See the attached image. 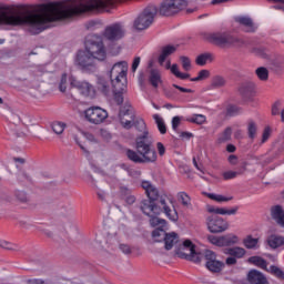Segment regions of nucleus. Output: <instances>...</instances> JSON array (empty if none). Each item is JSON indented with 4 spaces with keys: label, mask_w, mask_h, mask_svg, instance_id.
<instances>
[{
    "label": "nucleus",
    "mask_w": 284,
    "mask_h": 284,
    "mask_svg": "<svg viewBox=\"0 0 284 284\" xmlns=\"http://www.w3.org/2000/svg\"><path fill=\"white\" fill-rule=\"evenodd\" d=\"M135 128H138L140 132L144 131L135 138L134 148L136 151L132 149L126 150L129 161H132L133 163H156L159 156L156 155V150L153 146L150 131L145 128V121H136Z\"/></svg>",
    "instance_id": "1"
},
{
    "label": "nucleus",
    "mask_w": 284,
    "mask_h": 284,
    "mask_svg": "<svg viewBox=\"0 0 284 284\" xmlns=\"http://www.w3.org/2000/svg\"><path fill=\"white\" fill-rule=\"evenodd\" d=\"M0 23L4 26H26L30 34H38V13L21 16L10 8L0 7Z\"/></svg>",
    "instance_id": "2"
},
{
    "label": "nucleus",
    "mask_w": 284,
    "mask_h": 284,
    "mask_svg": "<svg viewBox=\"0 0 284 284\" xmlns=\"http://www.w3.org/2000/svg\"><path fill=\"white\" fill-rule=\"evenodd\" d=\"M85 51L91 54L97 61H105L108 52L103 43V37L99 34H91L85 41Z\"/></svg>",
    "instance_id": "3"
},
{
    "label": "nucleus",
    "mask_w": 284,
    "mask_h": 284,
    "mask_svg": "<svg viewBox=\"0 0 284 284\" xmlns=\"http://www.w3.org/2000/svg\"><path fill=\"white\" fill-rule=\"evenodd\" d=\"M206 40L213 45H219L220 48H225V45H233L234 48H243L245 41L243 39L236 38L226 32H214L207 33Z\"/></svg>",
    "instance_id": "4"
},
{
    "label": "nucleus",
    "mask_w": 284,
    "mask_h": 284,
    "mask_svg": "<svg viewBox=\"0 0 284 284\" xmlns=\"http://www.w3.org/2000/svg\"><path fill=\"white\" fill-rule=\"evenodd\" d=\"M159 10L156 7H146L142 13L134 20L133 28L135 30H148L151 23H154V17H156Z\"/></svg>",
    "instance_id": "5"
},
{
    "label": "nucleus",
    "mask_w": 284,
    "mask_h": 284,
    "mask_svg": "<svg viewBox=\"0 0 284 284\" xmlns=\"http://www.w3.org/2000/svg\"><path fill=\"white\" fill-rule=\"evenodd\" d=\"M185 6H187L185 0H164L159 8V14L161 17H172L181 12Z\"/></svg>",
    "instance_id": "6"
},
{
    "label": "nucleus",
    "mask_w": 284,
    "mask_h": 284,
    "mask_svg": "<svg viewBox=\"0 0 284 284\" xmlns=\"http://www.w3.org/2000/svg\"><path fill=\"white\" fill-rule=\"evenodd\" d=\"M110 80L111 83H124L128 84V62L120 61L113 64L110 70Z\"/></svg>",
    "instance_id": "7"
},
{
    "label": "nucleus",
    "mask_w": 284,
    "mask_h": 284,
    "mask_svg": "<svg viewBox=\"0 0 284 284\" xmlns=\"http://www.w3.org/2000/svg\"><path fill=\"white\" fill-rule=\"evenodd\" d=\"M84 118L93 125H101L108 119V111L100 106H91L84 111Z\"/></svg>",
    "instance_id": "8"
},
{
    "label": "nucleus",
    "mask_w": 284,
    "mask_h": 284,
    "mask_svg": "<svg viewBox=\"0 0 284 284\" xmlns=\"http://www.w3.org/2000/svg\"><path fill=\"white\" fill-rule=\"evenodd\" d=\"M206 225L211 234H221L230 227V223L216 214L206 217Z\"/></svg>",
    "instance_id": "9"
},
{
    "label": "nucleus",
    "mask_w": 284,
    "mask_h": 284,
    "mask_svg": "<svg viewBox=\"0 0 284 284\" xmlns=\"http://www.w3.org/2000/svg\"><path fill=\"white\" fill-rule=\"evenodd\" d=\"M75 65H79L84 72H94L97 64H94V58L88 53L87 50L78 51L75 57Z\"/></svg>",
    "instance_id": "10"
},
{
    "label": "nucleus",
    "mask_w": 284,
    "mask_h": 284,
    "mask_svg": "<svg viewBox=\"0 0 284 284\" xmlns=\"http://www.w3.org/2000/svg\"><path fill=\"white\" fill-rule=\"evenodd\" d=\"M103 37L108 41H121L125 37V27L120 22L110 24L104 29Z\"/></svg>",
    "instance_id": "11"
},
{
    "label": "nucleus",
    "mask_w": 284,
    "mask_h": 284,
    "mask_svg": "<svg viewBox=\"0 0 284 284\" xmlns=\"http://www.w3.org/2000/svg\"><path fill=\"white\" fill-rule=\"evenodd\" d=\"M204 258L206 261L205 267L209 272L212 274H221V272H223L225 263L216 260V253H214V251H205Z\"/></svg>",
    "instance_id": "12"
},
{
    "label": "nucleus",
    "mask_w": 284,
    "mask_h": 284,
    "mask_svg": "<svg viewBox=\"0 0 284 284\" xmlns=\"http://www.w3.org/2000/svg\"><path fill=\"white\" fill-rule=\"evenodd\" d=\"M118 116L124 130H131L132 125H134V113L132 112V105L124 104L121 106Z\"/></svg>",
    "instance_id": "13"
},
{
    "label": "nucleus",
    "mask_w": 284,
    "mask_h": 284,
    "mask_svg": "<svg viewBox=\"0 0 284 284\" xmlns=\"http://www.w3.org/2000/svg\"><path fill=\"white\" fill-rule=\"evenodd\" d=\"M140 210L143 212L146 216H152L154 214L155 216H159L163 210H161V206H158L156 202L152 200H142L140 202Z\"/></svg>",
    "instance_id": "14"
},
{
    "label": "nucleus",
    "mask_w": 284,
    "mask_h": 284,
    "mask_svg": "<svg viewBox=\"0 0 284 284\" xmlns=\"http://www.w3.org/2000/svg\"><path fill=\"white\" fill-rule=\"evenodd\" d=\"M113 101L116 105H123V94L128 93V84L125 83H113Z\"/></svg>",
    "instance_id": "15"
},
{
    "label": "nucleus",
    "mask_w": 284,
    "mask_h": 284,
    "mask_svg": "<svg viewBox=\"0 0 284 284\" xmlns=\"http://www.w3.org/2000/svg\"><path fill=\"white\" fill-rule=\"evenodd\" d=\"M239 93L244 101H252L256 91L254 90V84L252 82H245L239 87Z\"/></svg>",
    "instance_id": "16"
},
{
    "label": "nucleus",
    "mask_w": 284,
    "mask_h": 284,
    "mask_svg": "<svg viewBox=\"0 0 284 284\" xmlns=\"http://www.w3.org/2000/svg\"><path fill=\"white\" fill-rule=\"evenodd\" d=\"M235 22L241 26L243 32H256V24L254 23V20L250 17L240 16L235 18Z\"/></svg>",
    "instance_id": "17"
},
{
    "label": "nucleus",
    "mask_w": 284,
    "mask_h": 284,
    "mask_svg": "<svg viewBox=\"0 0 284 284\" xmlns=\"http://www.w3.org/2000/svg\"><path fill=\"white\" fill-rule=\"evenodd\" d=\"M175 254L176 256H179V258H184V261H191V263L199 264L203 260V254L197 253L196 248L193 250V253H186L181 250H175Z\"/></svg>",
    "instance_id": "18"
},
{
    "label": "nucleus",
    "mask_w": 284,
    "mask_h": 284,
    "mask_svg": "<svg viewBox=\"0 0 284 284\" xmlns=\"http://www.w3.org/2000/svg\"><path fill=\"white\" fill-rule=\"evenodd\" d=\"M142 187L145 191V194L150 201H153L156 203L159 201V197L161 196L159 194V189L156 186L152 185L150 181H143L142 182Z\"/></svg>",
    "instance_id": "19"
},
{
    "label": "nucleus",
    "mask_w": 284,
    "mask_h": 284,
    "mask_svg": "<svg viewBox=\"0 0 284 284\" xmlns=\"http://www.w3.org/2000/svg\"><path fill=\"white\" fill-rule=\"evenodd\" d=\"M71 88H78L83 97H92L94 94V87L89 82H77L73 80L71 81Z\"/></svg>",
    "instance_id": "20"
},
{
    "label": "nucleus",
    "mask_w": 284,
    "mask_h": 284,
    "mask_svg": "<svg viewBox=\"0 0 284 284\" xmlns=\"http://www.w3.org/2000/svg\"><path fill=\"white\" fill-rule=\"evenodd\" d=\"M247 281L250 284H268L265 275L256 270H252L248 272Z\"/></svg>",
    "instance_id": "21"
},
{
    "label": "nucleus",
    "mask_w": 284,
    "mask_h": 284,
    "mask_svg": "<svg viewBox=\"0 0 284 284\" xmlns=\"http://www.w3.org/2000/svg\"><path fill=\"white\" fill-rule=\"evenodd\" d=\"M271 216L278 225L284 227V210L281 205H275L271 207Z\"/></svg>",
    "instance_id": "22"
},
{
    "label": "nucleus",
    "mask_w": 284,
    "mask_h": 284,
    "mask_svg": "<svg viewBox=\"0 0 284 284\" xmlns=\"http://www.w3.org/2000/svg\"><path fill=\"white\" fill-rule=\"evenodd\" d=\"M160 203L162 205V210L165 214V216H168V219L170 221H172L173 223H176V221H179V213L175 211V209H171L166 203L164 199L160 200Z\"/></svg>",
    "instance_id": "23"
},
{
    "label": "nucleus",
    "mask_w": 284,
    "mask_h": 284,
    "mask_svg": "<svg viewBox=\"0 0 284 284\" xmlns=\"http://www.w3.org/2000/svg\"><path fill=\"white\" fill-rule=\"evenodd\" d=\"M207 212H210V214H221V215L227 214L229 216H232L239 212V206H235L230 210L223 209V207H216V206H207Z\"/></svg>",
    "instance_id": "24"
},
{
    "label": "nucleus",
    "mask_w": 284,
    "mask_h": 284,
    "mask_svg": "<svg viewBox=\"0 0 284 284\" xmlns=\"http://www.w3.org/2000/svg\"><path fill=\"white\" fill-rule=\"evenodd\" d=\"M239 243V236L234 234L222 235L220 240V247H232Z\"/></svg>",
    "instance_id": "25"
},
{
    "label": "nucleus",
    "mask_w": 284,
    "mask_h": 284,
    "mask_svg": "<svg viewBox=\"0 0 284 284\" xmlns=\"http://www.w3.org/2000/svg\"><path fill=\"white\" fill-rule=\"evenodd\" d=\"M176 243H179V234H176L175 232L166 233V235L164 236L165 250H172L174 245H176Z\"/></svg>",
    "instance_id": "26"
},
{
    "label": "nucleus",
    "mask_w": 284,
    "mask_h": 284,
    "mask_svg": "<svg viewBox=\"0 0 284 284\" xmlns=\"http://www.w3.org/2000/svg\"><path fill=\"white\" fill-rule=\"evenodd\" d=\"M224 254L229 256H233L234 258H243L245 256L246 251L241 246L227 247L224 250Z\"/></svg>",
    "instance_id": "27"
},
{
    "label": "nucleus",
    "mask_w": 284,
    "mask_h": 284,
    "mask_svg": "<svg viewBox=\"0 0 284 284\" xmlns=\"http://www.w3.org/2000/svg\"><path fill=\"white\" fill-rule=\"evenodd\" d=\"M227 80L222 75H215L211 79L210 90H220V88H225Z\"/></svg>",
    "instance_id": "28"
},
{
    "label": "nucleus",
    "mask_w": 284,
    "mask_h": 284,
    "mask_svg": "<svg viewBox=\"0 0 284 284\" xmlns=\"http://www.w3.org/2000/svg\"><path fill=\"white\" fill-rule=\"evenodd\" d=\"M149 83L152 88H159V83H161V71L158 69H151L149 72Z\"/></svg>",
    "instance_id": "29"
},
{
    "label": "nucleus",
    "mask_w": 284,
    "mask_h": 284,
    "mask_svg": "<svg viewBox=\"0 0 284 284\" xmlns=\"http://www.w3.org/2000/svg\"><path fill=\"white\" fill-rule=\"evenodd\" d=\"M267 245L272 250H277V247H282L284 245V236L281 235H271L267 239Z\"/></svg>",
    "instance_id": "30"
},
{
    "label": "nucleus",
    "mask_w": 284,
    "mask_h": 284,
    "mask_svg": "<svg viewBox=\"0 0 284 284\" xmlns=\"http://www.w3.org/2000/svg\"><path fill=\"white\" fill-rule=\"evenodd\" d=\"M174 52H176V47L174 45H166L162 49V53L160 54L158 61L160 63V65H163V63H165V59H168V57H170V54H174Z\"/></svg>",
    "instance_id": "31"
},
{
    "label": "nucleus",
    "mask_w": 284,
    "mask_h": 284,
    "mask_svg": "<svg viewBox=\"0 0 284 284\" xmlns=\"http://www.w3.org/2000/svg\"><path fill=\"white\" fill-rule=\"evenodd\" d=\"M248 263H251V265H255L256 267H261V270H265V272H267V261H265V258L261 257V256H251L248 257Z\"/></svg>",
    "instance_id": "32"
},
{
    "label": "nucleus",
    "mask_w": 284,
    "mask_h": 284,
    "mask_svg": "<svg viewBox=\"0 0 284 284\" xmlns=\"http://www.w3.org/2000/svg\"><path fill=\"white\" fill-rule=\"evenodd\" d=\"M246 170H247V164H244L239 171H226L223 173V179L224 181L236 179V176H241L242 174H245Z\"/></svg>",
    "instance_id": "33"
},
{
    "label": "nucleus",
    "mask_w": 284,
    "mask_h": 284,
    "mask_svg": "<svg viewBox=\"0 0 284 284\" xmlns=\"http://www.w3.org/2000/svg\"><path fill=\"white\" fill-rule=\"evenodd\" d=\"M97 85L98 90L100 92H103L105 97H108V94L110 93V82H108L103 77H98Z\"/></svg>",
    "instance_id": "34"
},
{
    "label": "nucleus",
    "mask_w": 284,
    "mask_h": 284,
    "mask_svg": "<svg viewBox=\"0 0 284 284\" xmlns=\"http://www.w3.org/2000/svg\"><path fill=\"white\" fill-rule=\"evenodd\" d=\"M207 61H210V63H212V61H214V54L202 53V54L197 55L195 63H196V65H206Z\"/></svg>",
    "instance_id": "35"
},
{
    "label": "nucleus",
    "mask_w": 284,
    "mask_h": 284,
    "mask_svg": "<svg viewBox=\"0 0 284 284\" xmlns=\"http://www.w3.org/2000/svg\"><path fill=\"white\" fill-rule=\"evenodd\" d=\"M153 120L156 123L160 134H168V126L165 125V120H163L159 114H153Z\"/></svg>",
    "instance_id": "36"
},
{
    "label": "nucleus",
    "mask_w": 284,
    "mask_h": 284,
    "mask_svg": "<svg viewBox=\"0 0 284 284\" xmlns=\"http://www.w3.org/2000/svg\"><path fill=\"white\" fill-rule=\"evenodd\" d=\"M207 199H211V201H216L217 203H227V201H232L231 197H225L223 195L214 194V193H204Z\"/></svg>",
    "instance_id": "37"
},
{
    "label": "nucleus",
    "mask_w": 284,
    "mask_h": 284,
    "mask_svg": "<svg viewBox=\"0 0 284 284\" xmlns=\"http://www.w3.org/2000/svg\"><path fill=\"white\" fill-rule=\"evenodd\" d=\"M266 272H270V274H272L273 276H276V278L284 281V272H283V270H281V267H278L276 265H271Z\"/></svg>",
    "instance_id": "38"
},
{
    "label": "nucleus",
    "mask_w": 284,
    "mask_h": 284,
    "mask_svg": "<svg viewBox=\"0 0 284 284\" xmlns=\"http://www.w3.org/2000/svg\"><path fill=\"white\" fill-rule=\"evenodd\" d=\"M232 140V128L227 126L224 132L219 136V143H226V141Z\"/></svg>",
    "instance_id": "39"
},
{
    "label": "nucleus",
    "mask_w": 284,
    "mask_h": 284,
    "mask_svg": "<svg viewBox=\"0 0 284 284\" xmlns=\"http://www.w3.org/2000/svg\"><path fill=\"white\" fill-rule=\"evenodd\" d=\"M166 235L168 233L162 229H156L152 232V236L155 239V243H161L164 241Z\"/></svg>",
    "instance_id": "40"
},
{
    "label": "nucleus",
    "mask_w": 284,
    "mask_h": 284,
    "mask_svg": "<svg viewBox=\"0 0 284 284\" xmlns=\"http://www.w3.org/2000/svg\"><path fill=\"white\" fill-rule=\"evenodd\" d=\"M244 246L246 247V250H254V247H256V245H258V239H254L251 235H248L244 241Z\"/></svg>",
    "instance_id": "41"
},
{
    "label": "nucleus",
    "mask_w": 284,
    "mask_h": 284,
    "mask_svg": "<svg viewBox=\"0 0 284 284\" xmlns=\"http://www.w3.org/2000/svg\"><path fill=\"white\" fill-rule=\"evenodd\" d=\"M150 216V225L152 227H158V225H161V227H165V220L164 219H159L158 215H149Z\"/></svg>",
    "instance_id": "42"
},
{
    "label": "nucleus",
    "mask_w": 284,
    "mask_h": 284,
    "mask_svg": "<svg viewBox=\"0 0 284 284\" xmlns=\"http://www.w3.org/2000/svg\"><path fill=\"white\" fill-rule=\"evenodd\" d=\"M178 250H181L182 252H191V254H193L194 250H196V246L194 245V243H192V241L185 240L182 244V247Z\"/></svg>",
    "instance_id": "43"
},
{
    "label": "nucleus",
    "mask_w": 284,
    "mask_h": 284,
    "mask_svg": "<svg viewBox=\"0 0 284 284\" xmlns=\"http://www.w3.org/2000/svg\"><path fill=\"white\" fill-rule=\"evenodd\" d=\"M14 197L17 199V201H19V203L30 202V197H28V193H26L24 191H14Z\"/></svg>",
    "instance_id": "44"
},
{
    "label": "nucleus",
    "mask_w": 284,
    "mask_h": 284,
    "mask_svg": "<svg viewBox=\"0 0 284 284\" xmlns=\"http://www.w3.org/2000/svg\"><path fill=\"white\" fill-rule=\"evenodd\" d=\"M59 212L61 214V216H72V214H74V210L70 207L69 204H62L59 207Z\"/></svg>",
    "instance_id": "45"
},
{
    "label": "nucleus",
    "mask_w": 284,
    "mask_h": 284,
    "mask_svg": "<svg viewBox=\"0 0 284 284\" xmlns=\"http://www.w3.org/2000/svg\"><path fill=\"white\" fill-rule=\"evenodd\" d=\"M258 128L256 126V122L250 121L247 124V134L251 139H256V132Z\"/></svg>",
    "instance_id": "46"
},
{
    "label": "nucleus",
    "mask_w": 284,
    "mask_h": 284,
    "mask_svg": "<svg viewBox=\"0 0 284 284\" xmlns=\"http://www.w3.org/2000/svg\"><path fill=\"white\" fill-rule=\"evenodd\" d=\"M255 72L261 81H267L270 72L265 67L257 68Z\"/></svg>",
    "instance_id": "47"
},
{
    "label": "nucleus",
    "mask_w": 284,
    "mask_h": 284,
    "mask_svg": "<svg viewBox=\"0 0 284 284\" xmlns=\"http://www.w3.org/2000/svg\"><path fill=\"white\" fill-rule=\"evenodd\" d=\"M52 131L55 134H63L64 130H65V123L63 122H53L51 124Z\"/></svg>",
    "instance_id": "48"
},
{
    "label": "nucleus",
    "mask_w": 284,
    "mask_h": 284,
    "mask_svg": "<svg viewBox=\"0 0 284 284\" xmlns=\"http://www.w3.org/2000/svg\"><path fill=\"white\" fill-rule=\"evenodd\" d=\"M178 199L179 201H181L182 205H184V207H189L190 205V195H187V193L185 192H180L178 193Z\"/></svg>",
    "instance_id": "49"
},
{
    "label": "nucleus",
    "mask_w": 284,
    "mask_h": 284,
    "mask_svg": "<svg viewBox=\"0 0 284 284\" xmlns=\"http://www.w3.org/2000/svg\"><path fill=\"white\" fill-rule=\"evenodd\" d=\"M191 123H196L197 125H203L205 123L206 119L203 114H194L191 119H189Z\"/></svg>",
    "instance_id": "50"
},
{
    "label": "nucleus",
    "mask_w": 284,
    "mask_h": 284,
    "mask_svg": "<svg viewBox=\"0 0 284 284\" xmlns=\"http://www.w3.org/2000/svg\"><path fill=\"white\" fill-rule=\"evenodd\" d=\"M210 78V71L209 70H201L197 74V77L192 78L191 81L196 82V81H203L204 79Z\"/></svg>",
    "instance_id": "51"
},
{
    "label": "nucleus",
    "mask_w": 284,
    "mask_h": 284,
    "mask_svg": "<svg viewBox=\"0 0 284 284\" xmlns=\"http://www.w3.org/2000/svg\"><path fill=\"white\" fill-rule=\"evenodd\" d=\"M180 60L182 61L183 70H185L186 72H190V70H192V61H190V58L182 55L180 57Z\"/></svg>",
    "instance_id": "52"
},
{
    "label": "nucleus",
    "mask_w": 284,
    "mask_h": 284,
    "mask_svg": "<svg viewBox=\"0 0 284 284\" xmlns=\"http://www.w3.org/2000/svg\"><path fill=\"white\" fill-rule=\"evenodd\" d=\"M239 112H241V108H239L236 105H229L226 108V116H236V114H239Z\"/></svg>",
    "instance_id": "53"
},
{
    "label": "nucleus",
    "mask_w": 284,
    "mask_h": 284,
    "mask_svg": "<svg viewBox=\"0 0 284 284\" xmlns=\"http://www.w3.org/2000/svg\"><path fill=\"white\" fill-rule=\"evenodd\" d=\"M67 84H68V74L63 73L59 84L60 92H65V90H68Z\"/></svg>",
    "instance_id": "54"
},
{
    "label": "nucleus",
    "mask_w": 284,
    "mask_h": 284,
    "mask_svg": "<svg viewBox=\"0 0 284 284\" xmlns=\"http://www.w3.org/2000/svg\"><path fill=\"white\" fill-rule=\"evenodd\" d=\"M206 241H209V243H211L212 245L221 247V236L207 235Z\"/></svg>",
    "instance_id": "55"
},
{
    "label": "nucleus",
    "mask_w": 284,
    "mask_h": 284,
    "mask_svg": "<svg viewBox=\"0 0 284 284\" xmlns=\"http://www.w3.org/2000/svg\"><path fill=\"white\" fill-rule=\"evenodd\" d=\"M270 136H272V128L265 126L262 133V143H267Z\"/></svg>",
    "instance_id": "56"
},
{
    "label": "nucleus",
    "mask_w": 284,
    "mask_h": 284,
    "mask_svg": "<svg viewBox=\"0 0 284 284\" xmlns=\"http://www.w3.org/2000/svg\"><path fill=\"white\" fill-rule=\"evenodd\" d=\"M100 136L103 139V141H111L112 140V133L105 129L100 130Z\"/></svg>",
    "instance_id": "57"
},
{
    "label": "nucleus",
    "mask_w": 284,
    "mask_h": 284,
    "mask_svg": "<svg viewBox=\"0 0 284 284\" xmlns=\"http://www.w3.org/2000/svg\"><path fill=\"white\" fill-rule=\"evenodd\" d=\"M130 194H132V190H130V189L126 187V186H121V187H120V196H121L122 201H123L126 196H130Z\"/></svg>",
    "instance_id": "58"
},
{
    "label": "nucleus",
    "mask_w": 284,
    "mask_h": 284,
    "mask_svg": "<svg viewBox=\"0 0 284 284\" xmlns=\"http://www.w3.org/2000/svg\"><path fill=\"white\" fill-rule=\"evenodd\" d=\"M119 248L121 250V252H122L123 254H126V255L132 254V247H130L129 244H120V245H119Z\"/></svg>",
    "instance_id": "59"
},
{
    "label": "nucleus",
    "mask_w": 284,
    "mask_h": 284,
    "mask_svg": "<svg viewBox=\"0 0 284 284\" xmlns=\"http://www.w3.org/2000/svg\"><path fill=\"white\" fill-rule=\"evenodd\" d=\"M179 125H181V116L176 115L172 119V129L174 132L179 130Z\"/></svg>",
    "instance_id": "60"
},
{
    "label": "nucleus",
    "mask_w": 284,
    "mask_h": 284,
    "mask_svg": "<svg viewBox=\"0 0 284 284\" xmlns=\"http://www.w3.org/2000/svg\"><path fill=\"white\" fill-rule=\"evenodd\" d=\"M123 201H124L128 205H134V203H136V196H134V195L131 193L130 195H128L126 197H124Z\"/></svg>",
    "instance_id": "61"
},
{
    "label": "nucleus",
    "mask_w": 284,
    "mask_h": 284,
    "mask_svg": "<svg viewBox=\"0 0 284 284\" xmlns=\"http://www.w3.org/2000/svg\"><path fill=\"white\" fill-rule=\"evenodd\" d=\"M281 101H276L272 106V115L276 116L280 114Z\"/></svg>",
    "instance_id": "62"
},
{
    "label": "nucleus",
    "mask_w": 284,
    "mask_h": 284,
    "mask_svg": "<svg viewBox=\"0 0 284 284\" xmlns=\"http://www.w3.org/2000/svg\"><path fill=\"white\" fill-rule=\"evenodd\" d=\"M156 150H158V153L160 154V156L165 155V145L162 142L156 143Z\"/></svg>",
    "instance_id": "63"
},
{
    "label": "nucleus",
    "mask_w": 284,
    "mask_h": 284,
    "mask_svg": "<svg viewBox=\"0 0 284 284\" xmlns=\"http://www.w3.org/2000/svg\"><path fill=\"white\" fill-rule=\"evenodd\" d=\"M140 63H141V58L139 57L134 58L131 67L132 72H136V69L139 68Z\"/></svg>",
    "instance_id": "64"
}]
</instances>
